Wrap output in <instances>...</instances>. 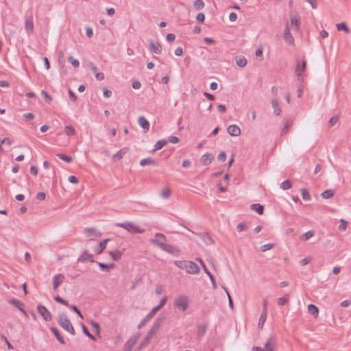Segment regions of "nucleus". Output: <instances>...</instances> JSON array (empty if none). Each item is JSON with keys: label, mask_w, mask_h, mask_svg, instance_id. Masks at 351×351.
Returning <instances> with one entry per match:
<instances>
[{"label": "nucleus", "mask_w": 351, "mask_h": 351, "mask_svg": "<svg viewBox=\"0 0 351 351\" xmlns=\"http://www.w3.org/2000/svg\"><path fill=\"white\" fill-rule=\"evenodd\" d=\"M276 339L274 336H271L267 341L265 343L264 351H267L268 350H271L274 351V347L276 343Z\"/></svg>", "instance_id": "nucleus-22"}, {"label": "nucleus", "mask_w": 351, "mask_h": 351, "mask_svg": "<svg viewBox=\"0 0 351 351\" xmlns=\"http://www.w3.org/2000/svg\"><path fill=\"white\" fill-rule=\"evenodd\" d=\"M337 29L339 31H344L346 33H350V29L348 27L346 23H340L336 25Z\"/></svg>", "instance_id": "nucleus-39"}, {"label": "nucleus", "mask_w": 351, "mask_h": 351, "mask_svg": "<svg viewBox=\"0 0 351 351\" xmlns=\"http://www.w3.org/2000/svg\"><path fill=\"white\" fill-rule=\"evenodd\" d=\"M109 254L112 257V258L115 261H118L121 258L122 256V252L120 250H114V251H110Z\"/></svg>", "instance_id": "nucleus-32"}, {"label": "nucleus", "mask_w": 351, "mask_h": 351, "mask_svg": "<svg viewBox=\"0 0 351 351\" xmlns=\"http://www.w3.org/2000/svg\"><path fill=\"white\" fill-rule=\"evenodd\" d=\"M202 241L207 245H211L214 243L212 237L206 232H199L196 234Z\"/></svg>", "instance_id": "nucleus-19"}, {"label": "nucleus", "mask_w": 351, "mask_h": 351, "mask_svg": "<svg viewBox=\"0 0 351 351\" xmlns=\"http://www.w3.org/2000/svg\"><path fill=\"white\" fill-rule=\"evenodd\" d=\"M157 311L153 308L152 311L143 318L138 326V328H141L145 324H146L151 319H152Z\"/></svg>", "instance_id": "nucleus-17"}, {"label": "nucleus", "mask_w": 351, "mask_h": 351, "mask_svg": "<svg viewBox=\"0 0 351 351\" xmlns=\"http://www.w3.org/2000/svg\"><path fill=\"white\" fill-rule=\"evenodd\" d=\"M86 236L90 239H93L95 238H99L101 236V233L99 232L95 228H87L84 230Z\"/></svg>", "instance_id": "nucleus-11"}, {"label": "nucleus", "mask_w": 351, "mask_h": 351, "mask_svg": "<svg viewBox=\"0 0 351 351\" xmlns=\"http://www.w3.org/2000/svg\"><path fill=\"white\" fill-rule=\"evenodd\" d=\"M271 106H272V108L274 109V113L276 115V116H279L281 114V112H282V110H281V108L279 106V104H278V101L277 100L276 98H273L271 99Z\"/></svg>", "instance_id": "nucleus-23"}, {"label": "nucleus", "mask_w": 351, "mask_h": 351, "mask_svg": "<svg viewBox=\"0 0 351 351\" xmlns=\"http://www.w3.org/2000/svg\"><path fill=\"white\" fill-rule=\"evenodd\" d=\"M189 304V298L186 295L179 296L174 302L175 306L181 311H185L188 308Z\"/></svg>", "instance_id": "nucleus-4"}, {"label": "nucleus", "mask_w": 351, "mask_h": 351, "mask_svg": "<svg viewBox=\"0 0 351 351\" xmlns=\"http://www.w3.org/2000/svg\"><path fill=\"white\" fill-rule=\"evenodd\" d=\"M41 94L45 97L46 102L50 103L52 99L51 97L44 90L41 91Z\"/></svg>", "instance_id": "nucleus-61"}, {"label": "nucleus", "mask_w": 351, "mask_h": 351, "mask_svg": "<svg viewBox=\"0 0 351 351\" xmlns=\"http://www.w3.org/2000/svg\"><path fill=\"white\" fill-rule=\"evenodd\" d=\"M188 261H176L174 264L180 269H186Z\"/></svg>", "instance_id": "nucleus-51"}, {"label": "nucleus", "mask_w": 351, "mask_h": 351, "mask_svg": "<svg viewBox=\"0 0 351 351\" xmlns=\"http://www.w3.org/2000/svg\"><path fill=\"white\" fill-rule=\"evenodd\" d=\"M171 191L169 188L163 189L161 192V196L163 198H169L170 196Z\"/></svg>", "instance_id": "nucleus-56"}, {"label": "nucleus", "mask_w": 351, "mask_h": 351, "mask_svg": "<svg viewBox=\"0 0 351 351\" xmlns=\"http://www.w3.org/2000/svg\"><path fill=\"white\" fill-rule=\"evenodd\" d=\"M68 180L73 184H77L79 183L78 178L75 176H70L68 178Z\"/></svg>", "instance_id": "nucleus-63"}, {"label": "nucleus", "mask_w": 351, "mask_h": 351, "mask_svg": "<svg viewBox=\"0 0 351 351\" xmlns=\"http://www.w3.org/2000/svg\"><path fill=\"white\" fill-rule=\"evenodd\" d=\"M289 301V296L288 294L283 297L279 298L277 300V304L279 306H283Z\"/></svg>", "instance_id": "nucleus-40"}, {"label": "nucleus", "mask_w": 351, "mask_h": 351, "mask_svg": "<svg viewBox=\"0 0 351 351\" xmlns=\"http://www.w3.org/2000/svg\"><path fill=\"white\" fill-rule=\"evenodd\" d=\"M251 209L255 210L259 215H263L264 213V206L260 204H252Z\"/></svg>", "instance_id": "nucleus-35"}, {"label": "nucleus", "mask_w": 351, "mask_h": 351, "mask_svg": "<svg viewBox=\"0 0 351 351\" xmlns=\"http://www.w3.org/2000/svg\"><path fill=\"white\" fill-rule=\"evenodd\" d=\"M302 197L304 200H310L311 196L306 189H302Z\"/></svg>", "instance_id": "nucleus-50"}, {"label": "nucleus", "mask_w": 351, "mask_h": 351, "mask_svg": "<svg viewBox=\"0 0 351 351\" xmlns=\"http://www.w3.org/2000/svg\"><path fill=\"white\" fill-rule=\"evenodd\" d=\"M167 143H177L179 142V138L177 136H170L168 137V139L167 140Z\"/></svg>", "instance_id": "nucleus-60"}, {"label": "nucleus", "mask_w": 351, "mask_h": 351, "mask_svg": "<svg viewBox=\"0 0 351 351\" xmlns=\"http://www.w3.org/2000/svg\"><path fill=\"white\" fill-rule=\"evenodd\" d=\"M306 68V60H303L302 64L300 62H297L295 66V74L298 77V80L301 83L303 82L304 78L302 76V73H304Z\"/></svg>", "instance_id": "nucleus-5"}, {"label": "nucleus", "mask_w": 351, "mask_h": 351, "mask_svg": "<svg viewBox=\"0 0 351 351\" xmlns=\"http://www.w3.org/2000/svg\"><path fill=\"white\" fill-rule=\"evenodd\" d=\"M138 123L140 125V126L145 131L149 130L150 126L149 122L144 117H139L138 119Z\"/></svg>", "instance_id": "nucleus-25"}, {"label": "nucleus", "mask_w": 351, "mask_h": 351, "mask_svg": "<svg viewBox=\"0 0 351 351\" xmlns=\"http://www.w3.org/2000/svg\"><path fill=\"white\" fill-rule=\"evenodd\" d=\"M155 334V332H154L153 331H152L151 330H149V331L148 332V333L147 334V335L145 336L144 340L141 342L140 346H139V348H141L145 346H147L149 341H151L153 335Z\"/></svg>", "instance_id": "nucleus-30"}, {"label": "nucleus", "mask_w": 351, "mask_h": 351, "mask_svg": "<svg viewBox=\"0 0 351 351\" xmlns=\"http://www.w3.org/2000/svg\"><path fill=\"white\" fill-rule=\"evenodd\" d=\"M167 144V141L165 139H162L160 141H158L155 145L153 151H157L160 149H162L164 146H165Z\"/></svg>", "instance_id": "nucleus-37"}, {"label": "nucleus", "mask_w": 351, "mask_h": 351, "mask_svg": "<svg viewBox=\"0 0 351 351\" xmlns=\"http://www.w3.org/2000/svg\"><path fill=\"white\" fill-rule=\"evenodd\" d=\"M54 300L55 301H56L57 302H59L63 305H65L66 306H69V303L66 300H65L64 299H63L62 298H61L60 295H56L54 297Z\"/></svg>", "instance_id": "nucleus-53"}, {"label": "nucleus", "mask_w": 351, "mask_h": 351, "mask_svg": "<svg viewBox=\"0 0 351 351\" xmlns=\"http://www.w3.org/2000/svg\"><path fill=\"white\" fill-rule=\"evenodd\" d=\"M117 227H121L124 229H125L127 231H128L130 233L136 234V233H143L145 232V230L143 228H141L139 226L136 225L135 223H133L132 222L125 221L123 223H116L114 224Z\"/></svg>", "instance_id": "nucleus-3"}, {"label": "nucleus", "mask_w": 351, "mask_h": 351, "mask_svg": "<svg viewBox=\"0 0 351 351\" xmlns=\"http://www.w3.org/2000/svg\"><path fill=\"white\" fill-rule=\"evenodd\" d=\"M65 277L62 274H58L53 277V289L56 290L58 287L63 282Z\"/></svg>", "instance_id": "nucleus-15"}, {"label": "nucleus", "mask_w": 351, "mask_h": 351, "mask_svg": "<svg viewBox=\"0 0 351 351\" xmlns=\"http://www.w3.org/2000/svg\"><path fill=\"white\" fill-rule=\"evenodd\" d=\"M313 235H314V231L309 230L301 236V239L303 241H307L309 239H311V237H313Z\"/></svg>", "instance_id": "nucleus-46"}, {"label": "nucleus", "mask_w": 351, "mask_h": 351, "mask_svg": "<svg viewBox=\"0 0 351 351\" xmlns=\"http://www.w3.org/2000/svg\"><path fill=\"white\" fill-rule=\"evenodd\" d=\"M88 66L89 69L93 71V73L95 74V77L97 80L101 81L104 80L105 75L102 72H98L97 67L93 62H88Z\"/></svg>", "instance_id": "nucleus-10"}, {"label": "nucleus", "mask_w": 351, "mask_h": 351, "mask_svg": "<svg viewBox=\"0 0 351 351\" xmlns=\"http://www.w3.org/2000/svg\"><path fill=\"white\" fill-rule=\"evenodd\" d=\"M90 325L94 329H95L97 333L99 334L100 326H99V323H97L95 321H91Z\"/></svg>", "instance_id": "nucleus-59"}, {"label": "nucleus", "mask_w": 351, "mask_h": 351, "mask_svg": "<svg viewBox=\"0 0 351 351\" xmlns=\"http://www.w3.org/2000/svg\"><path fill=\"white\" fill-rule=\"evenodd\" d=\"M338 118L335 116L332 117L328 121L329 127L333 126L337 122Z\"/></svg>", "instance_id": "nucleus-64"}, {"label": "nucleus", "mask_w": 351, "mask_h": 351, "mask_svg": "<svg viewBox=\"0 0 351 351\" xmlns=\"http://www.w3.org/2000/svg\"><path fill=\"white\" fill-rule=\"evenodd\" d=\"M8 302L11 304H12L14 306H15L16 308H17L21 312L23 313V314L25 315V316H27V312L25 311V309L23 308V304L22 302H21L19 300H18L16 298H12L10 299Z\"/></svg>", "instance_id": "nucleus-18"}, {"label": "nucleus", "mask_w": 351, "mask_h": 351, "mask_svg": "<svg viewBox=\"0 0 351 351\" xmlns=\"http://www.w3.org/2000/svg\"><path fill=\"white\" fill-rule=\"evenodd\" d=\"M64 130L67 136H72L75 134V130L72 125H66Z\"/></svg>", "instance_id": "nucleus-42"}, {"label": "nucleus", "mask_w": 351, "mask_h": 351, "mask_svg": "<svg viewBox=\"0 0 351 351\" xmlns=\"http://www.w3.org/2000/svg\"><path fill=\"white\" fill-rule=\"evenodd\" d=\"M196 260L200 263L201 265L202 266V267L204 269V272L208 276V277L212 282L213 288L214 289H216L217 286V283L215 282L213 275L210 272V271L207 268L206 265H205V263L202 261V259H201L200 258H197Z\"/></svg>", "instance_id": "nucleus-9"}, {"label": "nucleus", "mask_w": 351, "mask_h": 351, "mask_svg": "<svg viewBox=\"0 0 351 351\" xmlns=\"http://www.w3.org/2000/svg\"><path fill=\"white\" fill-rule=\"evenodd\" d=\"M148 49L154 53L160 54L162 51V47L159 42L149 41Z\"/></svg>", "instance_id": "nucleus-7"}, {"label": "nucleus", "mask_w": 351, "mask_h": 351, "mask_svg": "<svg viewBox=\"0 0 351 351\" xmlns=\"http://www.w3.org/2000/svg\"><path fill=\"white\" fill-rule=\"evenodd\" d=\"M157 238H162L164 241L167 240L166 237L163 234L158 232L155 234L154 239H150V242L163 251H165L173 255H178L179 251L176 247L173 246L170 244L165 243L162 241H159V240Z\"/></svg>", "instance_id": "nucleus-1"}, {"label": "nucleus", "mask_w": 351, "mask_h": 351, "mask_svg": "<svg viewBox=\"0 0 351 351\" xmlns=\"http://www.w3.org/2000/svg\"><path fill=\"white\" fill-rule=\"evenodd\" d=\"M213 157L210 153L204 154L200 158V162L204 165H208L213 160Z\"/></svg>", "instance_id": "nucleus-24"}, {"label": "nucleus", "mask_w": 351, "mask_h": 351, "mask_svg": "<svg viewBox=\"0 0 351 351\" xmlns=\"http://www.w3.org/2000/svg\"><path fill=\"white\" fill-rule=\"evenodd\" d=\"M165 318H166V317L165 315H163V314L159 315L158 317L155 320V322L150 330L156 333L159 330V328H160V326L162 325V324L163 323V322L165 320Z\"/></svg>", "instance_id": "nucleus-13"}, {"label": "nucleus", "mask_w": 351, "mask_h": 351, "mask_svg": "<svg viewBox=\"0 0 351 351\" xmlns=\"http://www.w3.org/2000/svg\"><path fill=\"white\" fill-rule=\"evenodd\" d=\"M56 156H58L61 160L65 161L67 163H70L73 160V159L71 156H67L64 154H57Z\"/></svg>", "instance_id": "nucleus-45"}, {"label": "nucleus", "mask_w": 351, "mask_h": 351, "mask_svg": "<svg viewBox=\"0 0 351 351\" xmlns=\"http://www.w3.org/2000/svg\"><path fill=\"white\" fill-rule=\"evenodd\" d=\"M266 317H267V312H265V311H263L261 315V317L259 318V321H258V326H262L264 323L266 321Z\"/></svg>", "instance_id": "nucleus-48"}, {"label": "nucleus", "mask_w": 351, "mask_h": 351, "mask_svg": "<svg viewBox=\"0 0 351 351\" xmlns=\"http://www.w3.org/2000/svg\"><path fill=\"white\" fill-rule=\"evenodd\" d=\"M289 122L287 121L285 123V125L282 129L281 135L286 134L289 131Z\"/></svg>", "instance_id": "nucleus-58"}, {"label": "nucleus", "mask_w": 351, "mask_h": 351, "mask_svg": "<svg viewBox=\"0 0 351 351\" xmlns=\"http://www.w3.org/2000/svg\"><path fill=\"white\" fill-rule=\"evenodd\" d=\"M58 324L71 335H74L75 330L65 313H60L57 317Z\"/></svg>", "instance_id": "nucleus-2"}, {"label": "nucleus", "mask_w": 351, "mask_h": 351, "mask_svg": "<svg viewBox=\"0 0 351 351\" xmlns=\"http://www.w3.org/2000/svg\"><path fill=\"white\" fill-rule=\"evenodd\" d=\"M129 148L128 147H125L121 149L119 152H117L112 157L113 160H119L121 159L125 154L128 152Z\"/></svg>", "instance_id": "nucleus-26"}, {"label": "nucleus", "mask_w": 351, "mask_h": 351, "mask_svg": "<svg viewBox=\"0 0 351 351\" xmlns=\"http://www.w3.org/2000/svg\"><path fill=\"white\" fill-rule=\"evenodd\" d=\"M167 297H163L160 299L159 304L154 308L158 312L167 302Z\"/></svg>", "instance_id": "nucleus-47"}, {"label": "nucleus", "mask_w": 351, "mask_h": 351, "mask_svg": "<svg viewBox=\"0 0 351 351\" xmlns=\"http://www.w3.org/2000/svg\"><path fill=\"white\" fill-rule=\"evenodd\" d=\"M208 328L207 324H203L197 326V335L199 337H202L206 332Z\"/></svg>", "instance_id": "nucleus-36"}, {"label": "nucleus", "mask_w": 351, "mask_h": 351, "mask_svg": "<svg viewBox=\"0 0 351 351\" xmlns=\"http://www.w3.org/2000/svg\"><path fill=\"white\" fill-rule=\"evenodd\" d=\"M235 61L237 64L240 67L245 66L247 63V59L242 56H237L235 58Z\"/></svg>", "instance_id": "nucleus-31"}, {"label": "nucleus", "mask_w": 351, "mask_h": 351, "mask_svg": "<svg viewBox=\"0 0 351 351\" xmlns=\"http://www.w3.org/2000/svg\"><path fill=\"white\" fill-rule=\"evenodd\" d=\"M340 223H340V224H339V230L344 231V230L346 229V228H347V223H348V222H347L346 220H344V219H341L340 220Z\"/></svg>", "instance_id": "nucleus-57"}, {"label": "nucleus", "mask_w": 351, "mask_h": 351, "mask_svg": "<svg viewBox=\"0 0 351 351\" xmlns=\"http://www.w3.org/2000/svg\"><path fill=\"white\" fill-rule=\"evenodd\" d=\"M291 23L295 26L296 29L299 27L300 24V19L298 16H293L291 17Z\"/></svg>", "instance_id": "nucleus-44"}, {"label": "nucleus", "mask_w": 351, "mask_h": 351, "mask_svg": "<svg viewBox=\"0 0 351 351\" xmlns=\"http://www.w3.org/2000/svg\"><path fill=\"white\" fill-rule=\"evenodd\" d=\"M110 241L109 239H104V241L99 243V244L95 246L94 251L96 254H100L102 253L104 250L106 248L107 243Z\"/></svg>", "instance_id": "nucleus-21"}, {"label": "nucleus", "mask_w": 351, "mask_h": 351, "mask_svg": "<svg viewBox=\"0 0 351 351\" xmlns=\"http://www.w3.org/2000/svg\"><path fill=\"white\" fill-rule=\"evenodd\" d=\"M186 271L191 274H197L199 273L200 269L198 265L193 262L188 261L186 263Z\"/></svg>", "instance_id": "nucleus-8"}, {"label": "nucleus", "mask_w": 351, "mask_h": 351, "mask_svg": "<svg viewBox=\"0 0 351 351\" xmlns=\"http://www.w3.org/2000/svg\"><path fill=\"white\" fill-rule=\"evenodd\" d=\"M205 20V15L204 13H199L196 16V21L199 23H204Z\"/></svg>", "instance_id": "nucleus-62"}, {"label": "nucleus", "mask_w": 351, "mask_h": 351, "mask_svg": "<svg viewBox=\"0 0 351 351\" xmlns=\"http://www.w3.org/2000/svg\"><path fill=\"white\" fill-rule=\"evenodd\" d=\"M38 313L43 317V318L45 321H51L52 319V316L51 313L47 310V308L42 304H38L37 306Z\"/></svg>", "instance_id": "nucleus-6"}, {"label": "nucleus", "mask_w": 351, "mask_h": 351, "mask_svg": "<svg viewBox=\"0 0 351 351\" xmlns=\"http://www.w3.org/2000/svg\"><path fill=\"white\" fill-rule=\"evenodd\" d=\"M50 330L55 335V337H56V339L60 343H62V344L66 343L64 339L63 338V337L61 335L59 330L56 328L51 327V328H50Z\"/></svg>", "instance_id": "nucleus-27"}, {"label": "nucleus", "mask_w": 351, "mask_h": 351, "mask_svg": "<svg viewBox=\"0 0 351 351\" xmlns=\"http://www.w3.org/2000/svg\"><path fill=\"white\" fill-rule=\"evenodd\" d=\"M87 261L93 263V255L90 254L88 250H84L81 256L77 258V262L86 263Z\"/></svg>", "instance_id": "nucleus-14"}, {"label": "nucleus", "mask_w": 351, "mask_h": 351, "mask_svg": "<svg viewBox=\"0 0 351 351\" xmlns=\"http://www.w3.org/2000/svg\"><path fill=\"white\" fill-rule=\"evenodd\" d=\"M140 165L141 166H145V165H154V166H158V163L154 160V159L151 158H143L140 161Z\"/></svg>", "instance_id": "nucleus-29"}, {"label": "nucleus", "mask_w": 351, "mask_h": 351, "mask_svg": "<svg viewBox=\"0 0 351 351\" xmlns=\"http://www.w3.org/2000/svg\"><path fill=\"white\" fill-rule=\"evenodd\" d=\"M335 191L332 189H327L322 192V196L324 199H329L335 195Z\"/></svg>", "instance_id": "nucleus-38"}, {"label": "nucleus", "mask_w": 351, "mask_h": 351, "mask_svg": "<svg viewBox=\"0 0 351 351\" xmlns=\"http://www.w3.org/2000/svg\"><path fill=\"white\" fill-rule=\"evenodd\" d=\"M227 132L232 136H238L241 134V129L237 125H229Z\"/></svg>", "instance_id": "nucleus-20"}, {"label": "nucleus", "mask_w": 351, "mask_h": 351, "mask_svg": "<svg viewBox=\"0 0 351 351\" xmlns=\"http://www.w3.org/2000/svg\"><path fill=\"white\" fill-rule=\"evenodd\" d=\"M284 40L289 45H293L294 43V38L290 33V29L288 24H287L284 30Z\"/></svg>", "instance_id": "nucleus-16"}, {"label": "nucleus", "mask_w": 351, "mask_h": 351, "mask_svg": "<svg viewBox=\"0 0 351 351\" xmlns=\"http://www.w3.org/2000/svg\"><path fill=\"white\" fill-rule=\"evenodd\" d=\"M69 308H70L71 309H72L75 313H77V315L82 319L84 318L81 311L79 310V308H77V306L74 305V304H72V305H69L68 306Z\"/></svg>", "instance_id": "nucleus-52"}, {"label": "nucleus", "mask_w": 351, "mask_h": 351, "mask_svg": "<svg viewBox=\"0 0 351 351\" xmlns=\"http://www.w3.org/2000/svg\"><path fill=\"white\" fill-rule=\"evenodd\" d=\"M247 228V223L245 222H241L237 226V230L239 232H242Z\"/></svg>", "instance_id": "nucleus-54"}, {"label": "nucleus", "mask_w": 351, "mask_h": 351, "mask_svg": "<svg viewBox=\"0 0 351 351\" xmlns=\"http://www.w3.org/2000/svg\"><path fill=\"white\" fill-rule=\"evenodd\" d=\"M25 29L27 34H31L34 29V23L31 18L25 21Z\"/></svg>", "instance_id": "nucleus-34"}, {"label": "nucleus", "mask_w": 351, "mask_h": 351, "mask_svg": "<svg viewBox=\"0 0 351 351\" xmlns=\"http://www.w3.org/2000/svg\"><path fill=\"white\" fill-rule=\"evenodd\" d=\"M138 339V335L132 336L126 341L123 346V351H131Z\"/></svg>", "instance_id": "nucleus-12"}, {"label": "nucleus", "mask_w": 351, "mask_h": 351, "mask_svg": "<svg viewBox=\"0 0 351 351\" xmlns=\"http://www.w3.org/2000/svg\"><path fill=\"white\" fill-rule=\"evenodd\" d=\"M308 311L315 317H317L319 313V308L315 305L310 304L308 305Z\"/></svg>", "instance_id": "nucleus-33"}, {"label": "nucleus", "mask_w": 351, "mask_h": 351, "mask_svg": "<svg viewBox=\"0 0 351 351\" xmlns=\"http://www.w3.org/2000/svg\"><path fill=\"white\" fill-rule=\"evenodd\" d=\"M98 265L99 269L104 272H109L110 269H114L115 267V264L114 263L106 264L104 263H98Z\"/></svg>", "instance_id": "nucleus-28"}, {"label": "nucleus", "mask_w": 351, "mask_h": 351, "mask_svg": "<svg viewBox=\"0 0 351 351\" xmlns=\"http://www.w3.org/2000/svg\"><path fill=\"white\" fill-rule=\"evenodd\" d=\"M193 7L197 10H202L204 7V3L202 0H195L193 3Z\"/></svg>", "instance_id": "nucleus-43"}, {"label": "nucleus", "mask_w": 351, "mask_h": 351, "mask_svg": "<svg viewBox=\"0 0 351 351\" xmlns=\"http://www.w3.org/2000/svg\"><path fill=\"white\" fill-rule=\"evenodd\" d=\"M274 247V243H267V244L262 245L261 247V252H266L267 250L272 249Z\"/></svg>", "instance_id": "nucleus-55"}, {"label": "nucleus", "mask_w": 351, "mask_h": 351, "mask_svg": "<svg viewBox=\"0 0 351 351\" xmlns=\"http://www.w3.org/2000/svg\"><path fill=\"white\" fill-rule=\"evenodd\" d=\"M291 186H292L291 182L289 180H285L280 184V187L283 190H287V189H290L291 187Z\"/></svg>", "instance_id": "nucleus-49"}, {"label": "nucleus", "mask_w": 351, "mask_h": 351, "mask_svg": "<svg viewBox=\"0 0 351 351\" xmlns=\"http://www.w3.org/2000/svg\"><path fill=\"white\" fill-rule=\"evenodd\" d=\"M69 62H70L73 67L77 68L80 66V62L78 60L75 59L73 56L69 55L67 58Z\"/></svg>", "instance_id": "nucleus-41"}]
</instances>
